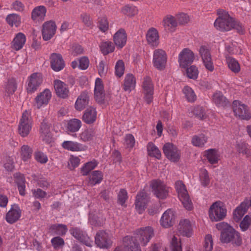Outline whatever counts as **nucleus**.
I'll return each mask as SVG.
<instances>
[{
  "label": "nucleus",
  "mask_w": 251,
  "mask_h": 251,
  "mask_svg": "<svg viewBox=\"0 0 251 251\" xmlns=\"http://www.w3.org/2000/svg\"><path fill=\"white\" fill-rule=\"evenodd\" d=\"M70 234L76 239L83 243L88 247H91L93 241L90 239L85 232L81 231L79 228L73 227L69 230Z\"/></svg>",
  "instance_id": "obj_17"
},
{
  "label": "nucleus",
  "mask_w": 251,
  "mask_h": 251,
  "mask_svg": "<svg viewBox=\"0 0 251 251\" xmlns=\"http://www.w3.org/2000/svg\"><path fill=\"white\" fill-rule=\"evenodd\" d=\"M32 149L27 145H23L19 150V154L23 161H28L31 157Z\"/></svg>",
  "instance_id": "obj_37"
},
{
  "label": "nucleus",
  "mask_w": 251,
  "mask_h": 251,
  "mask_svg": "<svg viewBox=\"0 0 251 251\" xmlns=\"http://www.w3.org/2000/svg\"><path fill=\"white\" fill-rule=\"evenodd\" d=\"M233 108L235 115L243 120H249L251 115L248 107L238 100L233 102Z\"/></svg>",
  "instance_id": "obj_12"
},
{
  "label": "nucleus",
  "mask_w": 251,
  "mask_h": 251,
  "mask_svg": "<svg viewBox=\"0 0 251 251\" xmlns=\"http://www.w3.org/2000/svg\"><path fill=\"white\" fill-rule=\"evenodd\" d=\"M21 210L17 204L11 205L10 209L5 215V220L9 224H13L17 222L21 217Z\"/></svg>",
  "instance_id": "obj_19"
},
{
  "label": "nucleus",
  "mask_w": 251,
  "mask_h": 251,
  "mask_svg": "<svg viewBox=\"0 0 251 251\" xmlns=\"http://www.w3.org/2000/svg\"><path fill=\"white\" fill-rule=\"evenodd\" d=\"M95 98L99 103H101L104 99L103 86L101 79L97 78L95 81L94 90Z\"/></svg>",
  "instance_id": "obj_31"
},
{
  "label": "nucleus",
  "mask_w": 251,
  "mask_h": 251,
  "mask_svg": "<svg viewBox=\"0 0 251 251\" xmlns=\"http://www.w3.org/2000/svg\"><path fill=\"white\" fill-rule=\"evenodd\" d=\"M243 201L236 207L233 212V218L235 221H240L244 215L248 211V209Z\"/></svg>",
  "instance_id": "obj_33"
},
{
  "label": "nucleus",
  "mask_w": 251,
  "mask_h": 251,
  "mask_svg": "<svg viewBox=\"0 0 251 251\" xmlns=\"http://www.w3.org/2000/svg\"><path fill=\"white\" fill-rule=\"evenodd\" d=\"M56 30V26L53 22H45L42 26V34L45 41H48L53 37Z\"/></svg>",
  "instance_id": "obj_16"
},
{
  "label": "nucleus",
  "mask_w": 251,
  "mask_h": 251,
  "mask_svg": "<svg viewBox=\"0 0 251 251\" xmlns=\"http://www.w3.org/2000/svg\"><path fill=\"white\" fill-rule=\"evenodd\" d=\"M14 176L20 194L22 196H24L25 194V185L24 176L22 174L16 173L15 174Z\"/></svg>",
  "instance_id": "obj_41"
},
{
  "label": "nucleus",
  "mask_w": 251,
  "mask_h": 251,
  "mask_svg": "<svg viewBox=\"0 0 251 251\" xmlns=\"http://www.w3.org/2000/svg\"><path fill=\"white\" fill-rule=\"evenodd\" d=\"M100 50L103 54L106 55L113 52L115 47L110 41L103 42L100 45Z\"/></svg>",
  "instance_id": "obj_47"
},
{
  "label": "nucleus",
  "mask_w": 251,
  "mask_h": 251,
  "mask_svg": "<svg viewBox=\"0 0 251 251\" xmlns=\"http://www.w3.org/2000/svg\"><path fill=\"white\" fill-rule=\"evenodd\" d=\"M136 85V80L134 76L132 74H127L124 81V89L129 92L133 90Z\"/></svg>",
  "instance_id": "obj_39"
},
{
  "label": "nucleus",
  "mask_w": 251,
  "mask_h": 251,
  "mask_svg": "<svg viewBox=\"0 0 251 251\" xmlns=\"http://www.w3.org/2000/svg\"><path fill=\"white\" fill-rule=\"evenodd\" d=\"M148 201V197L145 190L141 191L136 196L135 202L137 211L141 214L145 210Z\"/></svg>",
  "instance_id": "obj_20"
},
{
  "label": "nucleus",
  "mask_w": 251,
  "mask_h": 251,
  "mask_svg": "<svg viewBox=\"0 0 251 251\" xmlns=\"http://www.w3.org/2000/svg\"><path fill=\"white\" fill-rule=\"evenodd\" d=\"M176 219L175 213L171 209H168L162 214L160 220L161 226L165 228H168L173 226Z\"/></svg>",
  "instance_id": "obj_15"
},
{
  "label": "nucleus",
  "mask_w": 251,
  "mask_h": 251,
  "mask_svg": "<svg viewBox=\"0 0 251 251\" xmlns=\"http://www.w3.org/2000/svg\"><path fill=\"white\" fill-rule=\"evenodd\" d=\"M97 68L98 73L100 76H104L106 74L107 72V67L106 63L104 61L101 60L99 62Z\"/></svg>",
  "instance_id": "obj_63"
},
{
  "label": "nucleus",
  "mask_w": 251,
  "mask_h": 251,
  "mask_svg": "<svg viewBox=\"0 0 251 251\" xmlns=\"http://www.w3.org/2000/svg\"><path fill=\"white\" fill-rule=\"evenodd\" d=\"M98 163L95 160L86 163L80 168L81 173L83 176H87L89 172L96 167Z\"/></svg>",
  "instance_id": "obj_45"
},
{
  "label": "nucleus",
  "mask_w": 251,
  "mask_h": 251,
  "mask_svg": "<svg viewBox=\"0 0 251 251\" xmlns=\"http://www.w3.org/2000/svg\"><path fill=\"white\" fill-rule=\"evenodd\" d=\"M82 123L80 120L77 119H73L68 121L67 129L71 132L78 131L80 128Z\"/></svg>",
  "instance_id": "obj_42"
},
{
  "label": "nucleus",
  "mask_w": 251,
  "mask_h": 251,
  "mask_svg": "<svg viewBox=\"0 0 251 251\" xmlns=\"http://www.w3.org/2000/svg\"><path fill=\"white\" fill-rule=\"evenodd\" d=\"M41 137L42 140L47 143H50L52 141V136L50 131V126L45 123L41 124Z\"/></svg>",
  "instance_id": "obj_34"
},
{
  "label": "nucleus",
  "mask_w": 251,
  "mask_h": 251,
  "mask_svg": "<svg viewBox=\"0 0 251 251\" xmlns=\"http://www.w3.org/2000/svg\"><path fill=\"white\" fill-rule=\"evenodd\" d=\"M32 121L30 112L25 111L20 119L18 126V132L23 137H26L32 128Z\"/></svg>",
  "instance_id": "obj_5"
},
{
  "label": "nucleus",
  "mask_w": 251,
  "mask_h": 251,
  "mask_svg": "<svg viewBox=\"0 0 251 251\" xmlns=\"http://www.w3.org/2000/svg\"><path fill=\"white\" fill-rule=\"evenodd\" d=\"M122 12L124 15L129 17H132L137 14L138 9L134 5H127L122 8Z\"/></svg>",
  "instance_id": "obj_55"
},
{
  "label": "nucleus",
  "mask_w": 251,
  "mask_h": 251,
  "mask_svg": "<svg viewBox=\"0 0 251 251\" xmlns=\"http://www.w3.org/2000/svg\"><path fill=\"white\" fill-rule=\"evenodd\" d=\"M154 195L159 199H166L169 194V188L160 180H152L150 184Z\"/></svg>",
  "instance_id": "obj_7"
},
{
  "label": "nucleus",
  "mask_w": 251,
  "mask_h": 251,
  "mask_svg": "<svg viewBox=\"0 0 251 251\" xmlns=\"http://www.w3.org/2000/svg\"><path fill=\"white\" fill-rule=\"evenodd\" d=\"M226 63L229 69L234 73H238L240 71V66L238 62L234 58L227 57Z\"/></svg>",
  "instance_id": "obj_53"
},
{
  "label": "nucleus",
  "mask_w": 251,
  "mask_h": 251,
  "mask_svg": "<svg viewBox=\"0 0 251 251\" xmlns=\"http://www.w3.org/2000/svg\"><path fill=\"white\" fill-rule=\"evenodd\" d=\"M213 101L218 106H223L226 104V99L220 92H217L214 94Z\"/></svg>",
  "instance_id": "obj_54"
},
{
  "label": "nucleus",
  "mask_w": 251,
  "mask_h": 251,
  "mask_svg": "<svg viewBox=\"0 0 251 251\" xmlns=\"http://www.w3.org/2000/svg\"><path fill=\"white\" fill-rule=\"evenodd\" d=\"M46 8L43 5H40L34 8L31 13V18L36 22L43 21L46 16Z\"/></svg>",
  "instance_id": "obj_29"
},
{
  "label": "nucleus",
  "mask_w": 251,
  "mask_h": 251,
  "mask_svg": "<svg viewBox=\"0 0 251 251\" xmlns=\"http://www.w3.org/2000/svg\"><path fill=\"white\" fill-rule=\"evenodd\" d=\"M183 92L186 99L190 102H193L196 99L195 95L193 89L189 86H185L183 89Z\"/></svg>",
  "instance_id": "obj_56"
},
{
  "label": "nucleus",
  "mask_w": 251,
  "mask_h": 251,
  "mask_svg": "<svg viewBox=\"0 0 251 251\" xmlns=\"http://www.w3.org/2000/svg\"><path fill=\"white\" fill-rule=\"evenodd\" d=\"M80 163V159L79 156L71 155L67 163V167L70 170H73L78 167Z\"/></svg>",
  "instance_id": "obj_52"
},
{
  "label": "nucleus",
  "mask_w": 251,
  "mask_h": 251,
  "mask_svg": "<svg viewBox=\"0 0 251 251\" xmlns=\"http://www.w3.org/2000/svg\"><path fill=\"white\" fill-rule=\"evenodd\" d=\"M61 146L64 149L73 152L82 151L87 149L85 145L73 141H64L62 143Z\"/></svg>",
  "instance_id": "obj_22"
},
{
  "label": "nucleus",
  "mask_w": 251,
  "mask_h": 251,
  "mask_svg": "<svg viewBox=\"0 0 251 251\" xmlns=\"http://www.w3.org/2000/svg\"><path fill=\"white\" fill-rule=\"evenodd\" d=\"M251 223V218L248 215H246L242 221L241 222L240 224V227L241 229L243 231H246Z\"/></svg>",
  "instance_id": "obj_61"
},
{
  "label": "nucleus",
  "mask_w": 251,
  "mask_h": 251,
  "mask_svg": "<svg viewBox=\"0 0 251 251\" xmlns=\"http://www.w3.org/2000/svg\"><path fill=\"white\" fill-rule=\"evenodd\" d=\"M51 68L58 72L63 69L65 66L64 60L61 54L53 53L50 57Z\"/></svg>",
  "instance_id": "obj_27"
},
{
  "label": "nucleus",
  "mask_w": 251,
  "mask_h": 251,
  "mask_svg": "<svg viewBox=\"0 0 251 251\" xmlns=\"http://www.w3.org/2000/svg\"><path fill=\"white\" fill-rule=\"evenodd\" d=\"M162 25L166 30L172 32L175 30L177 23L174 16L167 15L163 18Z\"/></svg>",
  "instance_id": "obj_30"
},
{
  "label": "nucleus",
  "mask_w": 251,
  "mask_h": 251,
  "mask_svg": "<svg viewBox=\"0 0 251 251\" xmlns=\"http://www.w3.org/2000/svg\"><path fill=\"white\" fill-rule=\"evenodd\" d=\"M199 179L201 184L204 187L207 186L210 183V178L207 171L202 168L200 171Z\"/></svg>",
  "instance_id": "obj_49"
},
{
  "label": "nucleus",
  "mask_w": 251,
  "mask_h": 251,
  "mask_svg": "<svg viewBox=\"0 0 251 251\" xmlns=\"http://www.w3.org/2000/svg\"><path fill=\"white\" fill-rule=\"evenodd\" d=\"M163 152L166 157L173 162H177L180 157V151L171 143H166L163 148Z\"/></svg>",
  "instance_id": "obj_11"
},
{
  "label": "nucleus",
  "mask_w": 251,
  "mask_h": 251,
  "mask_svg": "<svg viewBox=\"0 0 251 251\" xmlns=\"http://www.w3.org/2000/svg\"><path fill=\"white\" fill-rule=\"evenodd\" d=\"M199 52L202 59L211 57L209 50L206 46H201L199 50Z\"/></svg>",
  "instance_id": "obj_64"
},
{
  "label": "nucleus",
  "mask_w": 251,
  "mask_h": 251,
  "mask_svg": "<svg viewBox=\"0 0 251 251\" xmlns=\"http://www.w3.org/2000/svg\"><path fill=\"white\" fill-rule=\"evenodd\" d=\"M147 151L148 154L152 157L160 159L161 153L158 148L151 142L148 143L147 145Z\"/></svg>",
  "instance_id": "obj_46"
},
{
  "label": "nucleus",
  "mask_w": 251,
  "mask_h": 251,
  "mask_svg": "<svg viewBox=\"0 0 251 251\" xmlns=\"http://www.w3.org/2000/svg\"><path fill=\"white\" fill-rule=\"evenodd\" d=\"M142 89L145 101L148 103H151L153 100L154 87L150 77L146 76L144 78Z\"/></svg>",
  "instance_id": "obj_13"
},
{
  "label": "nucleus",
  "mask_w": 251,
  "mask_h": 251,
  "mask_svg": "<svg viewBox=\"0 0 251 251\" xmlns=\"http://www.w3.org/2000/svg\"><path fill=\"white\" fill-rule=\"evenodd\" d=\"M6 22L11 26L18 27L21 24V17L17 14L8 15L6 18Z\"/></svg>",
  "instance_id": "obj_50"
},
{
  "label": "nucleus",
  "mask_w": 251,
  "mask_h": 251,
  "mask_svg": "<svg viewBox=\"0 0 251 251\" xmlns=\"http://www.w3.org/2000/svg\"><path fill=\"white\" fill-rule=\"evenodd\" d=\"M35 158L37 162L41 164L46 163L48 161V157L47 154L41 151L35 152Z\"/></svg>",
  "instance_id": "obj_60"
},
{
  "label": "nucleus",
  "mask_w": 251,
  "mask_h": 251,
  "mask_svg": "<svg viewBox=\"0 0 251 251\" xmlns=\"http://www.w3.org/2000/svg\"><path fill=\"white\" fill-rule=\"evenodd\" d=\"M167 60V54L164 50L158 49L154 50L152 63L157 70H163L165 68Z\"/></svg>",
  "instance_id": "obj_8"
},
{
  "label": "nucleus",
  "mask_w": 251,
  "mask_h": 251,
  "mask_svg": "<svg viewBox=\"0 0 251 251\" xmlns=\"http://www.w3.org/2000/svg\"><path fill=\"white\" fill-rule=\"evenodd\" d=\"M227 209L225 204L220 201L213 203L208 210V216L211 221L217 222L223 220L226 216Z\"/></svg>",
  "instance_id": "obj_2"
},
{
  "label": "nucleus",
  "mask_w": 251,
  "mask_h": 251,
  "mask_svg": "<svg viewBox=\"0 0 251 251\" xmlns=\"http://www.w3.org/2000/svg\"><path fill=\"white\" fill-rule=\"evenodd\" d=\"M216 228L221 231L220 240L222 243H232L236 246H240L242 239L238 232L227 223L221 222L216 225Z\"/></svg>",
  "instance_id": "obj_1"
},
{
  "label": "nucleus",
  "mask_w": 251,
  "mask_h": 251,
  "mask_svg": "<svg viewBox=\"0 0 251 251\" xmlns=\"http://www.w3.org/2000/svg\"><path fill=\"white\" fill-rule=\"evenodd\" d=\"M202 61L206 70L211 72L214 70V65L211 57L203 59Z\"/></svg>",
  "instance_id": "obj_62"
},
{
  "label": "nucleus",
  "mask_w": 251,
  "mask_h": 251,
  "mask_svg": "<svg viewBox=\"0 0 251 251\" xmlns=\"http://www.w3.org/2000/svg\"><path fill=\"white\" fill-rule=\"evenodd\" d=\"M213 247V242L212 237L210 234L205 235L203 248V251H212Z\"/></svg>",
  "instance_id": "obj_57"
},
{
  "label": "nucleus",
  "mask_w": 251,
  "mask_h": 251,
  "mask_svg": "<svg viewBox=\"0 0 251 251\" xmlns=\"http://www.w3.org/2000/svg\"><path fill=\"white\" fill-rule=\"evenodd\" d=\"M95 243L100 248L107 249L111 245V241L107 233L99 231L95 237Z\"/></svg>",
  "instance_id": "obj_18"
},
{
  "label": "nucleus",
  "mask_w": 251,
  "mask_h": 251,
  "mask_svg": "<svg viewBox=\"0 0 251 251\" xmlns=\"http://www.w3.org/2000/svg\"><path fill=\"white\" fill-rule=\"evenodd\" d=\"M175 189L178 198L181 201L183 206L187 210H190L193 208V204L190 200L189 196L185 185L182 181L178 180L175 183Z\"/></svg>",
  "instance_id": "obj_6"
},
{
  "label": "nucleus",
  "mask_w": 251,
  "mask_h": 251,
  "mask_svg": "<svg viewBox=\"0 0 251 251\" xmlns=\"http://www.w3.org/2000/svg\"><path fill=\"white\" fill-rule=\"evenodd\" d=\"M113 41L118 48H123L127 41V36L125 29H119L113 35Z\"/></svg>",
  "instance_id": "obj_28"
},
{
  "label": "nucleus",
  "mask_w": 251,
  "mask_h": 251,
  "mask_svg": "<svg viewBox=\"0 0 251 251\" xmlns=\"http://www.w3.org/2000/svg\"><path fill=\"white\" fill-rule=\"evenodd\" d=\"M50 230L53 233L58 235H64L68 231L67 226L63 224H55L52 225Z\"/></svg>",
  "instance_id": "obj_43"
},
{
  "label": "nucleus",
  "mask_w": 251,
  "mask_h": 251,
  "mask_svg": "<svg viewBox=\"0 0 251 251\" xmlns=\"http://www.w3.org/2000/svg\"><path fill=\"white\" fill-rule=\"evenodd\" d=\"M97 119V111L95 108L89 107L87 108L83 114V120L88 124L93 123Z\"/></svg>",
  "instance_id": "obj_32"
},
{
  "label": "nucleus",
  "mask_w": 251,
  "mask_h": 251,
  "mask_svg": "<svg viewBox=\"0 0 251 251\" xmlns=\"http://www.w3.org/2000/svg\"><path fill=\"white\" fill-rule=\"evenodd\" d=\"M125 69V64L123 60H118L115 66V75L119 77H121L124 74Z\"/></svg>",
  "instance_id": "obj_58"
},
{
  "label": "nucleus",
  "mask_w": 251,
  "mask_h": 251,
  "mask_svg": "<svg viewBox=\"0 0 251 251\" xmlns=\"http://www.w3.org/2000/svg\"><path fill=\"white\" fill-rule=\"evenodd\" d=\"M26 40L25 35L19 32L16 34L11 43V48L12 50L18 51L21 50L24 46Z\"/></svg>",
  "instance_id": "obj_26"
},
{
  "label": "nucleus",
  "mask_w": 251,
  "mask_h": 251,
  "mask_svg": "<svg viewBox=\"0 0 251 251\" xmlns=\"http://www.w3.org/2000/svg\"><path fill=\"white\" fill-rule=\"evenodd\" d=\"M217 12L219 17L214 22L216 29L221 31H229L235 27L234 21L227 12L223 10H218Z\"/></svg>",
  "instance_id": "obj_3"
},
{
  "label": "nucleus",
  "mask_w": 251,
  "mask_h": 251,
  "mask_svg": "<svg viewBox=\"0 0 251 251\" xmlns=\"http://www.w3.org/2000/svg\"><path fill=\"white\" fill-rule=\"evenodd\" d=\"M3 88L6 93L8 94H13L17 89V83L13 78L8 79L4 85Z\"/></svg>",
  "instance_id": "obj_48"
},
{
  "label": "nucleus",
  "mask_w": 251,
  "mask_h": 251,
  "mask_svg": "<svg viewBox=\"0 0 251 251\" xmlns=\"http://www.w3.org/2000/svg\"><path fill=\"white\" fill-rule=\"evenodd\" d=\"M207 137L201 133L193 136L192 138L191 143L195 147L202 148L207 143Z\"/></svg>",
  "instance_id": "obj_36"
},
{
  "label": "nucleus",
  "mask_w": 251,
  "mask_h": 251,
  "mask_svg": "<svg viewBox=\"0 0 251 251\" xmlns=\"http://www.w3.org/2000/svg\"><path fill=\"white\" fill-rule=\"evenodd\" d=\"M169 243L171 251H182L181 239L178 236H170Z\"/></svg>",
  "instance_id": "obj_38"
},
{
  "label": "nucleus",
  "mask_w": 251,
  "mask_h": 251,
  "mask_svg": "<svg viewBox=\"0 0 251 251\" xmlns=\"http://www.w3.org/2000/svg\"><path fill=\"white\" fill-rule=\"evenodd\" d=\"M153 236L154 230L152 227L149 226L141 227L136 231L135 240L138 243L135 242L131 238H130V239L131 240H132L133 242L138 245L139 246V244L145 246L147 245Z\"/></svg>",
  "instance_id": "obj_4"
},
{
  "label": "nucleus",
  "mask_w": 251,
  "mask_h": 251,
  "mask_svg": "<svg viewBox=\"0 0 251 251\" xmlns=\"http://www.w3.org/2000/svg\"><path fill=\"white\" fill-rule=\"evenodd\" d=\"M148 44L151 47H156L159 44V36L157 30L153 27L148 29L146 35Z\"/></svg>",
  "instance_id": "obj_23"
},
{
  "label": "nucleus",
  "mask_w": 251,
  "mask_h": 251,
  "mask_svg": "<svg viewBox=\"0 0 251 251\" xmlns=\"http://www.w3.org/2000/svg\"><path fill=\"white\" fill-rule=\"evenodd\" d=\"M51 97L50 91L48 89H46L36 97L35 105L38 108H40L42 106L47 105Z\"/></svg>",
  "instance_id": "obj_21"
},
{
  "label": "nucleus",
  "mask_w": 251,
  "mask_h": 251,
  "mask_svg": "<svg viewBox=\"0 0 251 251\" xmlns=\"http://www.w3.org/2000/svg\"><path fill=\"white\" fill-rule=\"evenodd\" d=\"M195 58V54L192 50L188 48L183 49L178 56V62L180 67L186 69L189 64L193 62Z\"/></svg>",
  "instance_id": "obj_9"
},
{
  "label": "nucleus",
  "mask_w": 251,
  "mask_h": 251,
  "mask_svg": "<svg viewBox=\"0 0 251 251\" xmlns=\"http://www.w3.org/2000/svg\"><path fill=\"white\" fill-rule=\"evenodd\" d=\"M177 230L180 235L189 237L192 235V224L189 219H181L177 226Z\"/></svg>",
  "instance_id": "obj_14"
},
{
  "label": "nucleus",
  "mask_w": 251,
  "mask_h": 251,
  "mask_svg": "<svg viewBox=\"0 0 251 251\" xmlns=\"http://www.w3.org/2000/svg\"><path fill=\"white\" fill-rule=\"evenodd\" d=\"M102 179V174L99 171H95L90 175L89 184L91 186L100 183Z\"/></svg>",
  "instance_id": "obj_44"
},
{
  "label": "nucleus",
  "mask_w": 251,
  "mask_h": 251,
  "mask_svg": "<svg viewBox=\"0 0 251 251\" xmlns=\"http://www.w3.org/2000/svg\"><path fill=\"white\" fill-rule=\"evenodd\" d=\"M95 135V132L93 129H87L80 134V139L83 142L89 141L93 139Z\"/></svg>",
  "instance_id": "obj_51"
},
{
  "label": "nucleus",
  "mask_w": 251,
  "mask_h": 251,
  "mask_svg": "<svg viewBox=\"0 0 251 251\" xmlns=\"http://www.w3.org/2000/svg\"><path fill=\"white\" fill-rule=\"evenodd\" d=\"M114 251H141L138 245L131 240L130 237L127 236L124 239L123 245L115 249Z\"/></svg>",
  "instance_id": "obj_24"
},
{
  "label": "nucleus",
  "mask_w": 251,
  "mask_h": 251,
  "mask_svg": "<svg viewBox=\"0 0 251 251\" xmlns=\"http://www.w3.org/2000/svg\"><path fill=\"white\" fill-rule=\"evenodd\" d=\"M43 82L42 75L39 73H33L27 78L26 82V90L28 93L35 92Z\"/></svg>",
  "instance_id": "obj_10"
},
{
  "label": "nucleus",
  "mask_w": 251,
  "mask_h": 251,
  "mask_svg": "<svg viewBox=\"0 0 251 251\" xmlns=\"http://www.w3.org/2000/svg\"><path fill=\"white\" fill-rule=\"evenodd\" d=\"M54 87L57 96L61 98H66L69 96V90L67 85L60 80L54 81Z\"/></svg>",
  "instance_id": "obj_25"
},
{
  "label": "nucleus",
  "mask_w": 251,
  "mask_h": 251,
  "mask_svg": "<svg viewBox=\"0 0 251 251\" xmlns=\"http://www.w3.org/2000/svg\"><path fill=\"white\" fill-rule=\"evenodd\" d=\"M186 68V74L187 76L191 79H197L199 73L198 68L195 65H192Z\"/></svg>",
  "instance_id": "obj_59"
},
{
  "label": "nucleus",
  "mask_w": 251,
  "mask_h": 251,
  "mask_svg": "<svg viewBox=\"0 0 251 251\" xmlns=\"http://www.w3.org/2000/svg\"><path fill=\"white\" fill-rule=\"evenodd\" d=\"M204 156L211 164L217 163L220 157V154L218 151L214 149L206 150L204 151Z\"/></svg>",
  "instance_id": "obj_35"
},
{
  "label": "nucleus",
  "mask_w": 251,
  "mask_h": 251,
  "mask_svg": "<svg viewBox=\"0 0 251 251\" xmlns=\"http://www.w3.org/2000/svg\"><path fill=\"white\" fill-rule=\"evenodd\" d=\"M88 103V97L85 93H82L75 102V108L77 110L83 109Z\"/></svg>",
  "instance_id": "obj_40"
}]
</instances>
